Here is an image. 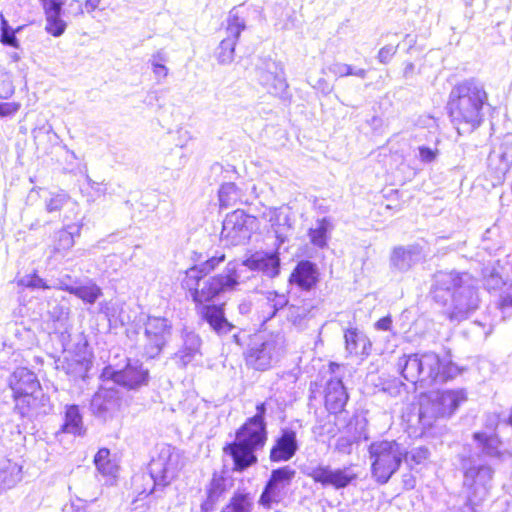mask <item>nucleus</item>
I'll return each mask as SVG.
<instances>
[{
  "mask_svg": "<svg viewBox=\"0 0 512 512\" xmlns=\"http://www.w3.org/2000/svg\"><path fill=\"white\" fill-rule=\"evenodd\" d=\"M260 271L269 278L278 276L280 259L277 253H255L242 262H229L221 273L209 277L202 287H197L196 272L191 271L183 287L187 289L196 304L200 318L218 335H225L234 326L226 319L223 305L209 304L226 293L235 291L237 286L249 277H243L245 270Z\"/></svg>",
  "mask_w": 512,
  "mask_h": 512,
  "instance_id": "f257e3e1",
  "label": "nucleus"
},
{
  "mask_svg": "<svg viewBox=\"0 0 512 512\" xmlns=\"http://www.w3.org/2000/svg\"><path fill=\"white\" fill-rule=\"evenodd\" d=\"M431 294L437 303L446 307V313L452 321L466 319L479 306L475 281L467 273H436Z\"/></svg>",
  "mask_w": 512,
  "mask_h": 512,
  "instance_id": "f03ea898",
  "label": "nucleus"
},
{
  "mask_svg": "<svg viewBox=\"0 0 512 512\" xmlns=\"http://www.w3.org/2000/svg\"><path fill=\"white\" fill-rule=\"evenodd\" d=\"M487 99L483 84L474 78L466 79L451 89L447 108L459 133L471 132L481 124Z\"/></svg>",
  "mask_w": 512,
  "mask_h": 512,
  "instance_id": "7ed1b4c3",
  "label": "nucleus"
},
{
  "mask_svg": "<svg viewBox=\"0 0 512 512\" xmlns=\"http://www.w3.org/2000/svg\"><path fill=\"white\" fill-rule=\"evenodd\" d=\"M402 377L420 388L445 383L461 374L462 369L434 352L403 355L398 359Z\"/></svg>",
  "mask_w": 512,
  "mask_h": 512,
  "instance_id": "20e7f679",
  "label": "nucleus"
},
{
  "mask_svg": "<svg viewBox=\"0 0 512 512\" xmlns=\"http://www.w3.org/2000/svg\"><path fill=\"white\" fill-rule=\"evenodd\" d=\"M267 441L266 423L248 420L237 430L234 442L224 447L234 462V470L244 471L257 462L255 452Z\"/></svg>",
  "mask_w": 512,
  "mask_h": 512,
  "instance_id": "39448f33",
  "label": "nucleus"
},
{
  "mask_svg": "<svg viewBox=\"0 0 512 512\" xmlns=\"http://www.w3.org/2000/svg\"><path fill=\"white\" fill-rule=\"evenodd\" d=\"M371 461V475L378 484H386L398 471L403 460L408 459V451L396 441H376L368 448Z\"/></svg>",
  "mask_w": 512,
  "mask_h": 512,
  "instance_id": "423d86ee",
  "label": "nucleus"
},
{
  "mask_svg": "<svg viewBox=\"0 0 512 512\" xmlns=\"http://www.w3.org/2000/svg\"><path fill=\"white\" fill-rule=\"evenodd\" d=\"M466 399L463 389L430 392L420 399L419 418L430 425L434 419L450 417Z\"/></svg>",
  "mask_w": 512,
  "mask_h": 512,
  "instance_id": "0eeeda50",
  "label": "nucleus"
},
{
  "mask_svg": "<svg viewBox=\"0 0 512 512\" xmlns=\"http://www.w3.org/2000/svg\"><path fill=\"white\" fill-rule=\"evenodd\" d=\"M463 487L471 499L484 500L492 488L494 469L480 459V454L461 459Z\"/></svg>",
  "mask_w": 512,
  "mask_h": 512,
  "instance_id": "6e6552de",
  "label": "nucleus"
},
{
  "mask_svg": "<svg viewBox=\"0 0 512 512\" xmlns=\"http://www.w3.org/2000/svg\"><path fill=\"white\" fill-rule=\"evenodd\" d=\"M182 467L180 454L171 445H162L156 457L148 465L154 489L168 486Z\"/></svg>",
  "mask_w": 512,
  "mask_h": 512,
  "instance_id": "1a4fd4ad",
  "label": "nucleus"
},
{
  "mask_svg": "<svg viewBox=\"0 0 512 512\" xmlns=\"http://www.w3.org/2000/svg\"><path fill=\"white\" fill-rule=\"evenodd\" d=\"M256 217L237 209L228 214L223 221L221 240L226 245L238 246L246 244L256 227Z\"/></svg>",
  "mask_w": 512,
  "mask_h": 512,
  "instance_id": "9d476101",
  "label": "nucleus"
},
{
  "mask_svg": "<svg viewBox=\"0 0 512 512\" xmlns=\"http://www.w3.org/2000/svg\"><path fill=\"white\" fill-rule=\"evenodd\" d=\"M172 334V324L164 317L148 316L144 322L143 353L149 359L158 357Z\"/></svg>",
  "mask_w": 512,
  "mask_h": 512,
  "instance_id": "9b49d317",
  "label": "nucleus"
},
{
  "mask_svg": "<svg viewBox=\"0 0 512 512\" xmlns=\"http://www.w3.org/2000/svg\"><path fill=\"white\" fill-rule=\"evenodd\" d=\"M282 339L278 336L255 340L245 353L246 364L256 370H267L280 355Z\"/></svg>",
  "mask_w": 512,
  "mask_h": 512,
  "instance_id": "f8f14e48",
  "label": "nucleus"
},
{
  "mask_svg": "<svg viewBox=\"0 0 512 512\" xmlns=\"http://www.w3.org/2000/svg\"><path fill=\"white\" fill-rule=\"evenodd\" d=\"M245 29L246 19L241 13V6L232 8L227 18V37L220 42L216 51V57L220 64H230L234 60L236 43Z\"/></svg>",
  "mask_w": 512,
  "mask_h": 512,
  "instance_id": "ddd939ff",
  "label": "nucleus"
},
{
  "mask_svg": "<svg viewBox=\"0 0 512 512\" xmlns=\"http://www.w3.org/2000/svg\"><path fill=\"white\" fill-rule=\"evenodd\" d=\"M295 474V470L289 466L273 470L260 496L259 503L268 509L279 504L286 497V490L291 484Z\"/></svg>",
  "mask_w": 512,
  "mask_h": 512,
  "instance_id": "4468645a",
  "label": "nucleus"
},
{
  "mask_svg": "<svg viewBox=\"0 0 512 512\" xmlns=\"http://www.w3.org/2000/svg\"><path fill=\"white\" fill-rule=\"evenodd\" d=\"M257 81L268 93L284 97L288 91L283 67L272 59H264L256 66Z\"/></svg>",
  "mask_w": 512,
  "mask_h": 512,
  "instance_id": "2eb2a0df",
  "label": "nucleus"
},
{
  "mask_svg": "<svg viewBox=\"0 0 512 512\" xmlns=\"http://www.w3.org/2000/svg\"><path fill=\"white\" fill-rule=\"evenodd\" d=\"M9 386L13 391L17 405L22 402L30 406L36 400L35 394L40 390L36 375L27 368H17L9 378Z\"/></svg>",
  "mask_w": 512,
  "mask_h": 512,
  "instance_id": "dca6fc26",
  "label": "nucleus"
},
{
  "mask_svg": "<svg viewBox=\"0 0 512 512\" xmlns=\"http://www.w3.org/2000/svg\"><path fill=\"white\" fill-rule=\"evenodd\" d=\"M308 476L323 486H332L335 489L347 487L357 477L350 467L332 469L322 465L312 468Z\"/></svg>",
  "mask_w": 512,
  "mask_h": 512,
  "instance_id": "f3484780",
  "label": "nucleus"
},
{
  "mask_svg": "<svg viewBox=\"0 0 512 512\" xmlns=\"http://www.w3.org/2000/svg\"><path fill=\"white\" fill-rule=\"evenodd\" d=\"M424 257L423 247L418 243L395 246L389 257L390 268L395 272H407Z\"/></svg>",
  "mask_w": 512,
  "mask_h": 512,
  "instance_id": "a211bd4d",
  "label": "nucleus"
},
{
  "mask_svg": "<svg viewBox=\"0 0 512 512\" xmlns=\"http://www.w3.org/2000/svg\"><path fill=\"white\" fill-rule=\"evenodd\" d=\"M111 378L114 383L127 389H138L148 384L149 371L140 361H129L123 369L113 371Z\"/></svg>",
  "mask_w": 512,
  "mask_h": 512,
  "instance_id": "6ab92c4d",
  "label": "nucleus"
},
{
  "mask_svg": "<svg viewBox=\"0 0 512 512\" xmlns=\"http://www.w3.org/2000/svg\"><path fill=\"white\" fill-rule=\"evenodd\" d=\"M45 14V30L54 37H60L67 28V22L63 19L65 12L63 6L67 0H39Z\"/></svg>",
  "mask_w": 512,
  "mask_h": 512,
  "instance_id": "aec40b11",
  "label": "nucleus"
},
{
  "mask_svg": "<svg viewBox=\"0 0 512 512\" xmlns=\"http://www.w3.org/2000/svg\"><path fill=\"white\" fill-rule=\"evenodd\" d=\"M298 448L296 431L283 428L270 450V460L272 462L288 461L296 454Z\"/></svg>",
  "mask_w": 512,
  "mask_h": 512,
  "instance_id": "412c9836",
  "label": "nucleus"
},
{
  "mask_svg": "<svg viewBox=\"0 0 512 512\" xmlns=\"http://www.w3.org/2000/svg\"><path fill=\"white\" fill-rule=\"evenodd\" d=\"M318 312L319 308L312 300H302L288 306L286 318L297 330L303 331L309 327Z\"/></svg>",
  "mask_w": 512,
  "mask_h": 512,
  "instance_id": "4be33fe9",
  "label": "nucleus"
},
{
  "mask_svg": "<svg viewBox=\"0 0 512 512\" xmlns=\"http://www.w3.org/2000/svg\"><path fill=\"white\" fill-rule=\"evenodd\" d=\"M120 406L119 398L116 393L110 390H101L97 392L90 403V409L93 415L102 421L112 418Z\"/></svg>",
  "mask_w": 512,
  "mask_h": 512,
  "instance_id": "5701e85b",
  "label": "nucleus"
},
{
  "mask_svg": "<svg viewBox=\"0 0 512 512\" xmlns=\"http://www.w3.org/2000/svg\"><path fill=\"white\" fill-rule=\"evenodd\" d=\"M231 485L232 480L230 478L214 473L205 489L206 499L200 505V512H214L216 504Z\"/></svg>",
  "mask_w": 512,
  "mask_h": 512,
  "instance_id": "b1692460",
  "label": "nucleus"
},
{
  "mask_svg": "<svg viewBox=\"0 0 512 512\" xmlns=\"http://www.w3.org/2000/svg\"><path fill=\"white\" fill-rule=\"evenodd\" d=\"M348 401V393L339 378L330 379L325 387V406L330 413L343 411Z\"/></svg>",
  "mask_w": 512,
  "mask_h": 512,
  "instance_id": "393cba45",
  "label": "nucleus"
},
{
  "mask_svg": "<svg viewBox=\"0 0 512 512\" xmlns=\"http://www.w3.org/2000/svg\"><path fill=\"white\" fill-rule=\"evenodd\" d=\"M318 268L311 261H300L290 275L289 282L296 284L303 290L312 289L318 282Z\"/></svg>",
  "mask_w": 512,
  "mask_h": 512,
  "instance_id": "a878e982",
  "label": "nucleus"
},
{
  "mask_svg": "<svg viewBox=\"0 0 512 512\" xmlns=\"http://www.w3.org/2000/svg\"><path fill=\"white\" fill-rule=\"evenodd\" d=\"M183 344L181 348L175 353L174 358L179 361L182 367L191 363L194 358L200 354L201 339L193 331L183 330L182 332Z\"/></svg>",
  "mask_w": 512,
  "mask_h": 512,
  "instance_id": "bb28decb",
  "label": "nucleus"
},
{
  "mask_svg": "<svg viewBox=\"0 0 512 512\" xmlns=\"http://www.w3.org/2000/svg\"><path fill=\"white\" fill-rule=\"evenodd\" d=\"M473 439L476 442V448L483 456L496 459L502 458V442L497 435L488 434L486 432H475Z\"/></svg>",
  "mask_w": 512,
  "mask_h": 512,
  "instance_id": "cd10ccee",
  "label": "nucleus"
},
{
  "mask_svg": "<svg viewBox=\"0 0 512 512\" xmlns=\"http://www.w3.org/2000/svg\"><path fill=\"white\" fill-rule=\"evenodd\" d=\"M60 289L75 295L88 304H94L103 294L102 289L90 279L78 286L62 284Z\"/></svg>",
  "mask_w": 512,
  "mask_h": 512,
  "instance_id": "c85d7f7f",
  "label": "nucleus"
},
{
  "mask_svg": "<svg viewBox=\"0 0 512 512\" xmlns=\"http://www.w3.org/2000/svg\"><path fill=\"white\" fill-rule=\"evenodd\" d=\"M61 431L75 436H81L85 433L82 415L77 405H67L65 407L64 423Z\"/></svg>",
  "mask_w": 512,
  "mask_h": 512,
  "instance_id": "c756f323",
  "label": "nucleus"
},
{
  "mask_svg": "<svg viewBox=\"0 0 512 512\" xmlns=\"http://www.w3.org/2000/svg\"><path fill=\"white\" fill-rule=\"evenodd\" d=\"M22 467L10 460L0 462V492L14 487L22 478Z\"/></svg>",
  "mask_w": 512,
  "mask_h": 512,
  "instance_id": "7c9ffc66",
  "label": "nucleus"
},
{
  "mask_svg": "<svg viewBox=\"0 0 512 512\" xmlns=\"http://www.w3.org/2000/svg\"><path fill=\"white\" fill-rule=\"evenodd\" d=\"M80 230L81 225L66 224L64 229L56 233L54 252L64 254L69 251L75 244L74 236H79Z\"/></svg>",
  "mask_w": 512,
  "mask_h": 512,
  "instance_id": "2f4dec72",
  "label": "nucleus"
},
{
  "mask_svg": "<svg viewBox=\"0 0 512 512\" xmlns=\"http://www.w3.org/2000/svg\"><path fill=\"white\" fill-rule=\"evenodd\" d=\"M45 210L48 213L62 211L64 208L77 209V202L64 191L51 192L44 200Z\"/></svg>",
  "mask_w": 512,
  "mask_h": 512,
  "instance_id": "473e14b6",
  "label": "nucleus"
},
{
  "mask_svg": "<svg viewBox=\"0 0 512 512\" xmlns=\"http://www.w3.org/2000/svg\"><path fill=\"white\" fill-rule=\"evenodd\" d=\"M225 260V255L221 254L220 256H213L210 259L206 260L204 263H202L199 266H193L192 268L188 269L185 273V277L182 281V285L187 280L188 275L191 271L195 270L196 272V281L197 287H202L203 283L207 282L209 278H205L207 274L212 272L217 266H219L222 262Z\"/></svg>",
  "mask_w": 512,
  "mask_h": 512,
  "instance_id": "72a5a7b5",
  "label": "nucleus"
},
{
  "mask_svg": "<svg viewBox=\"0 0 512 512\" xmlns=\"http://www.w3.org/2000/svg\"><path fill=\"white\" fill-rule=\"evenodd\" d=\"M269 222L271 223V227L277 240L280 243L285 242V231L290 229L288 215L282 209L274 208L270 210Z\"/></svg>",
  "mask_w": 512,
  "mask_h": 512,
  "instance_id": "f704fd0d",
  "label": "nucleus"
},
{
  "mask_svg": "<svg viewBox=\"0 0 512 512\" xmlns=\"http://www.w3.org/2000/svg\"><path fill=\"white\" fill-rule=\"evenodd\" d=\"M345 348L350 355L364 354L367 338L357 329H348L344 334Z\"/></svg>",
  "mask_w": 512,
  "mask_h": 512,
  "instance_id": "c9c22d12",
  "label": "nucleus"
},
{
  "mask_svg": "<svg viewBox=\"0 0 512 512\" xmlns=\"http://www.w3.org/2000/svg\"><path fill=\"white\" fill-rule=\"evenodd\" d=\"M110 451L107 448H101L94 457V463L97 470L105 475L114 477L117 473V466L110 459Z\"/></svg>",
  "mask_w": 512,
  "mask_h": 512,
  "instance_id": "e433bc0d",
  "label": "nucleus"
},
{
  "mask_svg": "<svg viewBox=\"0 0 512 512\" xmlns=\"http://www.w3.org/2000/svg\"><path fill=\"white\" fill-rule=\"evenodd\" d=\"M252 507L253 501L249 494L236 493L221 512H251Z\"/></svg>",
  "mask_w": 512,
  "mask_h": 512,
  "instance_id": "4c0bfd02",
  "label": "nucleus"
},
{
  "mask_svg": "<svg viewBox=\"0 0 512 512\" xmlns=\"http://www.w3.org/2000/svg\"><path fill=\"white\" fill-rule=\"evenodd\" d=\"M21 30V26L17 28L11 27L4 16L0 14V42L3 45L19 48V40L16 37V33Z\"/></svg>",
  "mask_w": 512,
  "mask_h": 512,
  "instance_id": "58836bf2",
  "label": "nucleus"
},
{
  "mask_svg": "<svg viewBox=\"0 0 512 512\" xmlns=\"http://www.w3.org/2000/svg\"><path fill=\"white\" fill-rule=\"evenodd\" d=\"M330 228V222L328 219L323 218L317 221L316 227L309 230V238L314 246L323 248L327 244L328 231Z\"/></svg>",
  "mask_w": 512,
  "mask_h": 512,
  "instance_id": "ea45409f",
  "label": "nucleus"
},
{
  "mask_svg": "<svg viewBox=\"0 0 512 512\" xmlns=\"http://www.w3.org/2000/svg\"><path fill=\"white\" fill-rule=\"evenodd\" d=\"M240 199V192L237 186L232 183H224L219 189L220 206L228 208L237 203Z\"/></svg>",
  "mask_w": 512,
  "mask_h": 512,
  "instance_id": "a19ab883",
  "label": "nucleus"
},
{
  "mask_svg": "<svg viewBox=\"0 0 512 512\" xmlns=\"http://www.w3.org/2000/svg\"><path fill=\"white\" fill-rule=\"evenodd\" d=\"M498 158L501 161L500 170L503 173L509 171L512 166V134H506L499 147Z\"/></svg>",
  "mask_w": 512,
  "mask_h": 512,
  "instance_id": "79ce46f5",
  "label": "nucleus"
},
{
  "mask_svg": "<svg viewBox=\"0 0 512 512\" xmlns=\"http://www.w3.org/2000/svg\"><path fill=\"white\" fill-rule=\"evenodd\" d=\"M91 366V362L85 358L76 359L73 358L67 361L66 366H64L66 373L73 376L75 379L82 378L84 379L87 375Z\"/></svg>",
  "mask_w": 512,
  "mask_h": 512,
  "instance_id": "37998d69",
  "label": "nucleus"
},
{
  "mask_svg": "<svg viewBox=\"0 0 512 512\" xmlns=\"http://www.w3.org/2000/svg\"><path fill=\"white\" fill-rule=\"evenodd\" d=\"M33 137L38 147H42L44 149L47 148L45 142L52 143L58 139L57 134L53 131L52 125L48 123L34 129Z\"/></svg>",
  "mask_w": 512,
  "mask_h": 512,
  "instance_id": "c03bdc74",
  "label": "nucleus"
},
{
  "mask_svg": "<svg viewBox=\"0 0 512 512\" xmlns=\"http://www.w3.org/2000/svg\"><path fill=\"white\" fill-rule=\"evenodd\" d=\"M167 60V54L163 50H159L152 55L149 62L156 77L165 78L168 75V68L164 65Z\"/></svg>",
  "mask_w": 512,
  "mask_h": 512,
  "instance_id": "a18cd8bd",
  "label": "nucleus"
},
{
  "mask_svg": "<svg viewBox=\"0 0 512 512\" xmlns=\"http://www.w3.org/2000/svg\"><path fill=\"white\" fill-rule=\"evenodd\" d=\"M267 300V304L272 309V313L269 318L274 317L279 310L283 309L285 306L288 305L287 297L283 294L280 295L276 292L269 293Z\"/></svg>",
  "mask_w": 512,
  "mask_h": 512,
  "instance_id": "49530a36",
  "label": "nucleus"
},
{
  "mask_svg": "<svg viewBox=\"0 0 512 512\" xmlns=\"http://www.w3.org/2000/svg\"><path fill=\"white\" fill-rule=\"evenodd\" d=\"M18 284L21 286H24V287L32 288V289H36V288L48 289V288H50L47 285L46 281L44 279H42L41 277H39L37 274L26 275V276L22 277L18 281Z\"/></svg>",
  "mask_w": 512,
  "mask_h": 512,
  "instance_id": "de8ad7c7",
  "label": "nucleus"
},
{
  "mask_svg": "<svg viewBox=\"0 0 512 512\" xmlns=\"http://www.w3.org/2000/svg\"><path fill=\"white\" fill-rule=\"evenodd\" d=\"M330 73L337 77L350 76L353 73V67L349 64L335 62L328 67Z\"/></svg>",
  "mask_w": 512,
  "mask_h": 512,
  "instance_id": "09e8293b",
  "label": "nucleus"
},
{
  "mask_svg": "<svg viewBox=\"0 0 512 512\" xmlns=\"http://www.w3.org/2000/svg\"><path fill=\"white\" fill-rule=\"evenodd\" d=\"M418 157L422 163L429 164L435 161L438 156V149H432L427 146H420L418 148Z\"/></svg>",
  "mask_w": 512,
  "mask_h": 512,
  "instance_id": "8fccbe9b",
  "label": "nucleus"
},
{
  "mask_svg": "<svg viewBox=\"0 0 512 512\" xmlns=\"http://www.w3.org/2000/svg\"><path fill=\"white\" fill-rule=\"evenodd\" d=\"M483 500L474 498L471 499L470 495H467V499L462 506L453 507L451 512H479L477 507Z\"/></svg>",
  "mask_w": 512,
  "mask_h": 512,
  "instance_id": "3c124183",
  "label": "nucleus"
},
{
  "mask_svg": "<svg viewBox=\"0 0 512 512\" xmlns=\"http://www.w3.org/2000/svg\"><path fill=\"white\" fill-rule=\"evenodd\" d=\"M399 45H386L382 47L377 55V59L382 64H387L390 62L392 57L396 54Z\"/></svg>",
  "mask_w": 512,
  "mask_h": 512,
  "instance_id": "603ef678",
  "label": "nucleus"
},
{
  "mask_svg": "<svg viewBox=\"0 0 512 512\" xmlns=\"http://www.w3.org/2000/svg\"><path fill=\"white\" fill-rule=\"evenodd\" d=\"M409 454L411 461H413L415 464H421L429 457L430 452L426 447L421 446L412 449Z\"/></svg>",
  "mask_w": 512,
  "mask_h": 512,
  "instance_id": "864d4df0",
  "label": "nucleus"
},
{
  "mask_svg": "<svg viewBox=\"0 0 512 512\" xmlns=\"http://www.w3.org/2000/svg\"><path fill=\"white\" fill-rule=\"evenodd\" d=\"M353 440L349 436H341L337 439L335 449L343 454H350L352 450Z\"/></svg>",
  "mask_w": 512,
  "mask_h": 512,
  "instance_id": "5fc2aeb1",
  "label": "nucleus"
},
{
  "mask_svg": "<svg viewBox=\"0 0 512 512\" xmlns=\"http://www.w3.org/2000/svg\"><path fill=\"white\" fill-rule=\"evenodd\" d=\"M67 8L66 13L73 17H79L84 14L83 4L79 0H70L66 2Z\"/></svg>",
  "mask_w": 512,
  "mask_h": 512,
  "instance_id": "6e6d98bb",
  "label": "nucleus"
},
{
  "mask_svg": "<svg viewBox=\"0 0 512 512\" xmlns=\"http://www.w3.org/2000/svg\"><path fill=\"white\" fill-rule=\"evenodd\" d=\"M48 313L54 321H62L67 317L68 309L60 305H55L52 309L48 310Z\"/></svg>",
  "mask_w": 512,
  "mask_h": 512,
  "instance_id": "4d7b16f0",
  "label": "nucleus"
},
{
  "mask_svg": "<svg viewBox=\"0 0 512 512\" xmlns=\"http://www.w3.org/2000/svg\"><path fill=\"white\" fill-rule=\"evenodd\" d=\"M503 285L502 278L498 274L492 273L485 280V286L488 290H496L499 289Z\"/></svg>",
  "mask_w": 512,
  "mask_h": 512,
  "instance_id": "13d9d810",
  "label": "nucleus"
},
{
  "mask_svg": "<svg viewBox=\"0 0 512 512\" xmlns=\"http://www.w3.org/2000/svg\"><path fill=\"white\" fill-rule=\"evenodd\" d=\"M13 93L12 85L5 79L4 75H0V99H6Z\"/></svg>",
  "mask_w": 512,
  "mask_h": 512,
  "instance_id": "bf43d9fd",
  "label": "nucleus"
},
{
  "mask_svg": "<svg viewBox=\"0 0 512 512\" xmlns=\"http://www.w3.org/2000/svg\"><path fill=\"white\" fill-rule=\"evenodd\" d=\"M265 414H266V403H259L256 406V414L253 417L248 418V420L257 422V423H265Z\"/></svg>",
  "mask_w": 512,
  "mask_h": 512,
  "instance_id": "052dcab7",
  "label": "nucleus"
},
{
  "mask_svg": "<svg viewBox=\"0 0 512 512\" xmlns=\"http://www.w3.org/2000/svg\"><path fill=\"white\" fill-rule=\"evenodd\" d=\"M64 215H63V222H67V224H70V221L78 220L80 215V206L77 203V209L76 210H70L69 208H64Z\"/></svg>",
  "mask_w": 512,
  "mask_h": 512,
  "instance_id": "680f3d73",
  "label": "nucleus"
},
{
  "mask_svg": "<svg viewBox=\"0 0 512 512\" xmlns=\"http://www.w3.org/2000/svg\"><path fill=\"white\" fill-rule=\"evenodd\" d=\"M10 355H14V350L12 346H8L5 342L3 343V348L0 351V362L5 364L9 363Z\"/></svg>",
  "mask_w": 512,
  "mask_h": 512,
  "instance_id": "e2e57ef3",
  "label": "nucleus"
},
{
  "mask_svg": "<svg viewBox=\"0 0 512 512\" xmlns=\"http://www.w3.org/2000/svg\"><path fill=\"white\" fill-rule=\"evenodd\" d=\"M402 482H403L404 488L407 490L413 489L416 485V479L410 473L403 475Z\"/></svg>",
  "mask_w": 512,
  "mask_h": 512,
  "instance_id": "0e129e2a",
  "label": "nucleus"
},
{
  "mask_svg": "<svg viewBox=\"0 0 512 512\" xmlns=\"http://www.w3.org/2000/svg\"><path fill=\"white\" fill-rule=\"evenodd\" d=\"M87 183L89 185V187L94 190L96 193H99V194H102L104 195L106 193V189L105 188H101V184L92 180L89 176H87Z\"/></svg>",
  "mask_w": 512,
  "mask_h": 512,
  "instance_id": "69168bd1",
  "label": "nucleus"
},
{
  "mask_svg": "<svg viewBox=\"0 0 512 512\" xmlns=\"http://www.w3.org/2000/svg\"><path fill=\"white\" fill-rule=\"evenodd\" d=\"M101 3V0H86L84 3V7L87 11V13H92L94 10H96Z\"/></svg>",
  "mask_w": 512,
  "mask_h": 512,
  "instance_id": "338daca9",
  "label": "nucleus"
},
{
  "mask_svg": "<svg viewBox=\"0 0 512 512\" xmlns=\"http://www.w3.org/2000/svg\"><path fill=\"white\" fill-rule=\"evenodd\" d=\"M391 319L389 317H384V318H381L379 321H377L376 323V327L380 330H389L390 329V326H391Z\"/></svg>",
  "mask_w": 512,
  "mask_h": 512,
  "instance_id": "774afa93",
  "label": "nucleus"
}]
</instances>
